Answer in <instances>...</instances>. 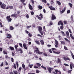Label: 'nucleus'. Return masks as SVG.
<instances>
[{
    "instance_id": "29",
    "label": "nucleus",
    "mask_w": 74,
    "mask_h": 74,
    "mask_svg": "<svg viewBox=\"0 0 74 74\" xmlns=\"http://www.w3.org/2000/svg\"><path fill=\"white\" fill-rule=\"evenodd\" d=\"M22 66L23 67V69H25V65L23 64H22Z\"/></svg>"
},
{
    "instance_id": "52",
    "label": "nucleus",
    "mask_w": 74,
    "mask_h": 74,
    "mask_svg": "<svg viewBox=\"0 0 74 74\" xmlns=\"http://www.w3.org/2000/svg\"><path fill=\"white\" fill-rule=\"evenodd\" d=\"M50 25H53V23H52V22L51 21H50Z\"/></svg>"
},
{
    "instance_id": "21",
    "label": "nucleus",
    "mask_w": 74,
    "mask_h": 74,
    "mask_svg": "<svg viewBox=\"0 0 74 74\" xmlns=\"http://www.w3.org/2000/svg\"><path fill=\"white\" fill-rule=\"evenodd\" d=\"M66 8H64L63 10H62L61 11L62 13H63V12L66 11Z\"/></svg>"
},
{
    "instance_id": "15",
    "label": "nucleus",
    "mask_w": 74,
    "mask_h": 74,
    "mask_svg": "<svg viewBox=\"0 0 74 74\" xmlns=\"http://www.w3.org/2000/svg\"><path fill=\"white\" fill-rule=\"evenodd\" d=\"M18 47V45H15L14 46V48L15 49H16V51L17 52H18V49L17 48Z\"/></svg>"
},
{
    "instance_id": "16",
    "label": "nucleus",
    "mask_w": 74,
    "mask_h": 74,
    "mask_svg": "<svg viewBox=\"0 0 74 74\" xmlns=\"http://www.w3.org/2000/svg\"><path fill=\"white\" fill-rule=\"evenodd\" d=\"M9 48L10 49V50H11V51H14V48L13 47L10 46L9 47Z\"/></svg>"
},
{
    "instance_id": "40",
    "label": "nucleus",
    "mask_w": 74,
    "mask_h": 74,
    "mask_svg": "<svg viewBox=\"0 0 74 74\" xmlns=\"http://www.w3.org/2000/svg\"><path fill=\"white\" fill-rule=\"evenodd\" d=\"M3 53H4L5 54V55H7V51H3Z\"/></svg>"
},
{
    "instance_id": "10",
    "label": "nucleus",
    "mask_w": 74,
    "mask_h": 74,
    "mask_svg": "<svg viewBox=\"0 0 74 74\" xmlns=\"http://www.w3.org/2000/svg\"><path fill=\"white\" fill-rule=\"evenodd\" d=\"M38 30L39 32L42 31V27L40 26H38Z\"/></svg>"
},
{
    "instance_id": "13",
    "label": "nucleus",
    "mask_w": 74,
    "mask_h": 74,
    "mask_svg": "<svg viewBox=\"0 0 74 74\" xmlns=\"http://www.w3.org/2000/svg\"><path fill=\"white\" fill-rule=\"evenodd\" d=\"M5 5L4 4V3H3L1 6V7L3 9H5Z\"/></svg>"
},
{
    "instance_id": "33",
    "label": "nucleus",
    "mask_w": 74,
    "mask_h": 74,
    "mask_svg": "<svg viewBox=\"0 0 74 74\" xmlns=\"http://www.w3.org/2000/svg\"><path fill=\"white\" fill-rule=\"evenodd\" d=\"M42 1L43 3H44L45 4H47V0H42Z\"/></svg>"
},
{
    "instance_id": "54",
    "label": "nucleus",
    "mask_w": 74,
    "mask_h": 74,
    "mask_svg": "<svg viewBox=\"0 0 74 74\" xmlns=\"http://www.w3.org/2000/svg\"><path fill=\"white\" fill-rule=\"evenodd\" d=\"M19 44L21 47H23V46H22V43H19Z\"/></svg>"
},
{
    "instance_id": "50",
    "label": "nucleus",
    "mask_w": 74,
    "mask_h": 74,
    "mask_svg": "<svg viewBox=\"0 0 74 74\" xmlns=\"http://www.w3.org/2000/svg\"><path fill=\"white\" fill-rule=\"evenodd\" d=\"M36 73H40V71L38 70H36Z\"/></svg>"
},
{
    "instance_id": "1",
    "label": "nucleus",
    "mask_w": 74,
    "mask_h": 74,
    "mask_svg": "<svg viewBox=\"0 0 74 74\" xmlns=\"http://www.w3.org/2000/svg\"><path fill=\"white\" fill-rule=\"evenodd\" d=\"M10 18V16H8L6 18V19H7V20L8 21V22H11V21H12V18Z\"/></svg>"
},
{
    "instance_id": "2",
    "label": "nucleus",
    "mask_w": 74,
    "mask_h": 74,
    "mask_svg": "<svg viewBox=\"0 0 74 74\" xmlns=\"http://www.w3.org/2000/svg\"><path fill=\"white\" fill-rule=\"evenodd\" d=\"M51 50H52V51H53V53H56V54H59V53H60V51L56 52L55 51H54V50H56V49L55 48H52L51 49Z\"/></svg>"
},
{
    "instance_id": "30",
    "label": "nucleus",
    "mask_w": 74,
    "mask_h": 74,
    "mask_svg": "<svg viewBox=\"0 0 74 74\" xmlns=\"http://www.w3.org/2000/svg\"><path fill=\"white\" fill-rule=\"evenodd\" d=\"M61 44L62 45H66V43H65V42L63 41H62L61 42Z\"/></svg>"
},
{
    "instance_id": "22",
    "label": "nucleus",
    "mask_w": 74,
    "mask_h": 74,
    "mask_svg": "<svg viewBox=\"0 0 74 74\" xmlns=\"http://www.w3.org/2000/svg\"><path fill=\"white\" fill-rule=\"evenodd\" d=\"M9 29L10 30H12L14 29V27L12 26H10L9 28Z\"/></svg>"
},
{
    "instance_id": "4",
    "label": "nucleus",
    "mask_w": 74,
    "mask_h": 74,
    "mask_svg": "<svg viewBox=\"0 0 74 74\" xmlns=\"http://www.w3.org/2000/svg\"><path fill=\"white\" fill-rule=\"evenodd\" d=\"M56 19V16L54 14H52L51 16V21H53V20H55V19Z\"/></svg>"
},
{
    "instance_id": "31",
    "label": "nucleus",
    "mask_w": 74,
    "mask_h": 74,
    "mask_svg": "<svg viewBox=\"0 0 74 74\" xmlns=\"http://www.w3.org/2000/svg\"><path fill=\"white\" fill-rule=\"evenodd\" d=\"M36 64L38 67H40L41 66V64L39 63H36Z\"/></svg>"
},
{
    "instance_id": "6",
    "label": "nucleus",
    "mask_w": 74,
    "mask_h": 74,
    "mask_svg": "<svg viewBox=\"0 0 74 74\" xmlns=\"http://www.w3.org/2000/svg\"><path fill=\"white\" fill-rule=\"evenodd\" d=\"M35 50H34V52L35 53H38L39 51V50L38 49V48L37 47L35 48Z\"/></svg>"
},
{
    "instance_id": "32",
    "label": "nucleus",
    "mask_w": 74,
    "mask_h": 74,
    "mask_svg": "<svg viewBox=\"0 0 74 74\" xmlns=\"http://www.w3.org/2000/svg\"><path fill=\"white\" fill-rule=\"evenodd\" d=\"M13 73H14L15 74H18V72L17 71H13Z\"/></svg>"
},
{
    "instance_id": "60",
    "label": "nucleus",
    "mask_w": 74,
    "mask_h": 74,
    "mask_svg": "<svg viewBox=\"0 0 74 74\" xmlns=\"http://www.w3.org/2000/svg\"><path fill=\"white\" fill-rule=\"evenodd\" d=\"M31 14L32 15H34V12H31Z\"/></svg>"
},
{
    "instance_id": "59",
    "label": "nucleus",
    "mask_w": 74,
    "mask_h": 74,
    "mask_svg": "<svg viewBox=\"0 0 74 74\" xmlns=\"http://www.w3.org/2000/svg\"><path fill=\"white\" fill-rule=\"evenodd\" d=\"M67 21H64V24H67Z\"/></svg>"
},
{
    "instance_id": "17",
    "label": "nucleus",
    "mask_w": 74,
    "mask_h": 74,
    "mask_svg": "<svg viewBox=\"0 0 74 74\" xmlns=\"http://www.w3.org/2000/svg\"><path fill=\"white\" fill-rule=\"evenodd\" d=\"M63 59L65 60H70V58H69V57H67L66 58V57H64Z\"/></svg>"
},
{
    "instance_id": "38",
    "label": "nucleus",
    "mask_w": 74,
    "mask_h": 74,
    "mask_svg": "<svg viewBox=\"0 0 74 74\" xmlns=\"http://www.w3.org/2000/svg\"><path fill=\"white\" fill-rule=\"evenodd\" d=\"M5 58L6 59H10L11 58L10 57H9L8 55H6L5 56Z\"/></svg>"
},
{
    "instance_id": "23",
    "label": "nucleus",
    "mask_w": 74,
    "mask_h": 74,
    "mask_svg": "<svg viewBox=\"0 0 74 74\" xmlns=\"http://www.w3.org/2000/svg\"><path fill=\"white\" fill-rule=\"evenodd\" d=\"M35 42H36L37 44H38V45H40V42H39V41L36 40Z\"/></svg>"
},
{
    "instance_id": "36",
    "label": "nucleus",
    "mask_w": 74,
    "mask_h": 74,
    "mask_svg": "<svg viewBox=\"0 0 74 74\" xmlns=\"http://www.w3.org/2000/svg\"><path fill=\"white\" fill-rule=\"evenodd\" d=\"M61 32L62 34H63L62 35V36H65V34H64V32L62 31H61Z\"/></svg>"
},
{
    "instance_id": "51",
    "label": "nucleus",
    "mask_w": 74,
    "mask_h": 74,
    "mask_svg": "<svg viewBox=\"0 0 74 74\" xmlns=\"http://www.w3.org/2000/svg\"><path fill=\"white\" fill-rule=\"evenodd\" d=\"M38 18L40 20H41V19H42V17H38Z\"/></svg>"
},
{
    "instance_id": "62",
    "label": "nucleus",
    "mask_w": 74,
    "mask_h": 74,
    "mask_svg": "<svg viewBox=\"0 0 74 74\" xmlns=\"http://www.w3.org/2000/svg\"><path fill=\"white\" fill-rule=\"evenodd\" d=\"M12 62H14V59L13 58H11V60Z\"/></svg>"
},
{
    "instance_id": "26",
    "label": "nucleus",
    "mask_w": 74,
    "mask_h": 74,
    "mask_svg": "<svg viewBox=\"0 0 74 74\" xmlns=\"http://www.w3.org/2000/svg\"><path fill=\"white\" fill-rule=\"evenodd\" d=\"M56 3L59 5H61V3H60V2L59 1H57Z\"/></svg>"
},
{
    "instance_id": "7",
    "label": "nucleus",
    "mask_w": 74,
    "mask_h": 74,
    "mask_svg": "<svg viewBox=\"0 0 74 74\" xmlns=\"http://www.w3.org/2000/svg\"><path fill=\"white\" fill-rule=\"evenodd\" d=\"M55 71L56 73L57 74H61V71H60L58 70V69L55 70Z\"/></svg>"
},
{
    "instance_id": "24",
    "label": "nucleus",
    "mask_w": 74,
    "mask_h": 74,
    "mask_svg": "<svg viewBox=\"0 0 74 74\" xmlns=\"http://www.w3.org/2000/svg\"><path fill=\"white\" fill-rule=\"evenodd\" d=\"M62 22V21H59L58 22V25H60Z\"/></svg>"
},
{
    "instance_id": "55",
    "label": "nucleus",
    "mask_w": 74,
    "mask_h": 74,
    "mask_svg": "<svg viewBox=\"0 0 74 74\" xmlns=\"http://www.w3.org/2000/svg\"><path fill=\"white\" fill-rule=\"evenodd\" d=\"M30 68H32L33 67V64H31L29 65Z\"/></svg>"
},
{
    "instance_id": "3",
    "label": "nucleus",
    "mask_w": 74,
    "mask_h": 74,
    "mask_svg": "<svg viewBox=\"0 0 74 74\" xmlns=\"http://www.w3.org/2000/svg\"><path fill=\"white\" fill-rule=\"evenodd\" d=\"M47 69L48 70V71H49V73H52V70H53V68H51L50 67H48L47 68Z\"/></svg>"
},
{
    "instance_id": "37",
    "label": "nucleus",
    "mask_w": 74,
    "mask_h": 74,
    "mask_svg": "<svg viewBox=\"0 0 74 74\" xmlns=\"http://www.w3.org/2000/svg\"><path fill=\"white\" fill-rule=\"evenodd\" d=\"M18 62H16V66H17V67L18 68V66H19V64L18 63Z\"/></svg>"
},
{
    "instance_id": "12",
    "label": "nucleus",
    "mask_w": 74,
    "mask_h": 74,
    "mask_svg": "<svg viewBox=\"0 0 74 74\" xmlns=\"http://www.w3.org/2000/svg\"><path fill=\"white\" fill-rule=\"evenodd\" d=\"M8 36H6V38H9V39H10L11 38H12V36L10 34H8L7 35Z\"/></svg>"
},
{
    "instance_id": "27",
    "label": "nucleus",
    "mask_w": 74,
    "mask_h": 74,
    "mask_svg": "<svg viewBox=\"0 0 74 74\" xmlns=\"http://www.w3.org/2000/svg\"><path fill=\"white\" fill-rule=\"evenodd\" d=\"M70 36L71 38H72V40H74V37H73V36H72V34H70Z\"/></svg>"
},
{
    "instance_id": "45",
    "label": "nucleus",
    "mask_w": 74,
    "mask_h": 74,
    "mask_svg": "<svg viewBox=\"0 0 74 74\" xmlns=\"http://www.w3.org/2000/svg\"><path fill=\"white\" fill-rule=\"evenodd\" d=\"M64 48L65 50H66L67 51L68 50V49H67V48L66 46H64Z\"/></svg>"
},
{
    "instance_id": "34",
    "label": "nucleus",
    "mask_w": 74,
    "mask_h": 74,
    "mask_svg": "<svg viewBox=\"0 0 74 74\" xmlns=\"http://www.w3.org/2000/svg\"><path fill=\"white\" fill-rule=\"evenodd\" d=\"M43 55L45 56H48V54L47 53H43Z\"/></svg>"
},
{
    "instance_id": "64",
    "label": "nucleus",
    "mask_w": 74,
    "mask_h": 74,
    "mask_svg": "<svg viewBox=\"0 0 74 74\" xmlns=\"http://www.w3.org/2000/svg\"><path fill=\"white\" fill-rule=\"evenodd\" d=\"M34 57L35 58H37V59H38V57L37 56H35Z\"/></svg>"
},
{
    "instance_id": "46",
    "label": "nucleus",
    "mask_w": 74,
    "mask_h": 74,
    "mask_svg": "<svg viewBox=\"0 0 74 74\" xmlns=\"http://www.w3.org/2000/svg\"><path fill=\"white\" fill-rule=\"evenodd\" d=\"M9 8H10V9H13V6H9Z\"/></svg>"
},
{
    "instance_id": "41",
    "label": "nucleus",
    "mask_w": 74,
    "mask_h": 74,
    "mask_svg": "<svg viewBox=\"0 0 74 74\" xmlns=\"http://www.w3.org/2000/svg\"><path fill=\"white\" fill-rule=\"evenodd\" d=\"M13 67L14 69H16V64H14V65L13 66Z\"/></svg>"
},
{
    "instance_id": "49",
    "label": "nucleus",
    "mask_w": 74,
    "mask_h": 74,
    "mask_svg": "<svg viewBox=\"0 0 74 74\" xmlns=\"http://www.w3.org/2000/svg\"><path fill=\"white\" fill-rule=\"evenodd\" d=\"M74 65V64H73V63H70V66H73Z\"/></svg>"
},
{
    "instance_id": "25",
    "label": "nucleus",
    "mask_w": 74,
    "mask_h": 74,
    "mask_svg": "<svg viewBox=\"0 0 74 74\" xmlns=\"http://www.w3.org/2000/svg\"><path fill=\"white\" fill-rule=\"evenodd\" d=\"M71 55L72 57V58H73V59L74 60V54H73V52H71Z\"/></svg>"
},
{
    "instance_id": "48",
    "label": "nucleus",
    "mask_w": 74,
    "mask_h": 74,
    "mask_svg": "<svg viewBox=\"0 0 74 74\" xmlns=\"http://www.w3.org/2000/svg\"><path fill=\"white\" fill-rule=\"evenodd\" d=\"M39 32H40V33L42 36H43V32H42V31H40Z\"/></svg>"
},
{
    "instance_id": "56",
    "label": "nucleus",
    "mask_w": 74,
    "mask_h": 74,
    "mask_svg": "<svg viewBox=\"0 0 74 74\" xmlns=\"http://www.w3.org/2000/svg\"><path fill=\"white\" fill-rule=\"evenodd\" d=\"M20 1L21 2H22L23 3H24L25 1V0H20Z\"/></svg>"
},
{
    "instance_id": "63",
    "label": "nucleus",
    "mask_w": 74,
    "mask_h": 74,
    "mask_svg": "<svg viewBox=\"0 0 74 74\" xmlns=\"http://www.w3.org/2000/svg\"><path fill=\"white\" fill-rule=\"evenodd\" d=\"M67 14H69V13H70V10H67Z\"/></svg>"
},
{
    "instance_id": "18",
    "label": "nucleus",
    "mask_w": 74,
    "mask_h": 74,
    "mask_svg": "<svg viewBox=\"0 0 74 74\" xmlns=\"http://www.w3.org/2000/svg\"><path fill=\"white\" fill-rule=\"evenodd\" d=\"M18 51H20V53H23V51L21 49L19 48L18 49Z\"/></svg>"
},
{
    "instance_id": "61",
    "label": "nucleus",
    "mask_w": 74,
    "mask_h": 74,
    "mask_svg": "<svg viewBox=\"0 0 74 74\" xmlns=\"http://www.w3.org/2000/svg\"><path fill=\"white\" fill-rule=\"evenodd\" d=\"M64 66H69V65L67 64H64Z\"/></svg>"
},
{
    "instance_id": "35",
    "label": "nucleus",
    "mask_w": 74,
    "mask_h": 74,
    "mask_svg": "<svg viewBox=\"0 0 74 74\" xmlns=\"http://www.w3.org/2000/svg\"><path fill=\"white\" fill-rule=\"evenodd\" d=\"M69 4L70 5V7H71V8H72V7L73 5L71 3H69Z\"/></svg>"
},
{
    "instance_id": "57",
    "label": "nucleus",
    "mask_w": 74,
    "mask_h": 74,
    "mask_svg": "<svg viewBox=\"0 0 74 74\" xmlns=\"http://www.w3.org/2000/svg\"><path fill=\"white\" fill-rule=\"evenodd\" d=\"M43 52H40V51H39V52L38 53V54H42Z\"/></svg>"
},
{
    "instance_id": "20",
    "label": "nucleus",
    "mask_w": 74,
    "mask_h": 74,
    "mask_svg": "<svg viewBox=\"0 0 74 74\" xmlns=\"http://www.w3.org/2000/svg\"><path fill=\"white\" fill-rule=\"evenodd\" d=\"M38 8H39L40 10H42V7L40 5H39L38 6Z\"/></svg>"
},
{
    "instance_id": "44",
    "label": "nucleus",
    "mask_w": 74,
    "mask_h": 74,
    "mask_svg": "<svg viewBox=\"0 0 74 74\" xmlns=\"http://www.w3.org/2000/svg\"><path fill=\"white\" fill-rule=\"evenodd\" d=\"M26 18H27V19H29V14H27L26 15Z\"/></svg>"
},
{
    "instance_id": "11",
    "label": "nucleus",
    "mask_w": 74,
    "mask_h": 74,
    "mask_svg": "<svg viewBox=\"0 0 74 74\" xmlns=\"http://www.w3.org/2000/svg\"><path fill=\"white\" fill-rule=\"evenodd\" d=\"M23 46L24 48H25V49H27V46H26V44L25 43H24L23 44Z\"/></svg>"
},
{
    "instance_id": "58",
    "label": "nucleus",
    "mask_w": 74,
    "mask_h": 74,
    "mask_svg": "<svg viewBox=\"0 0 74 74\" xmlns=\"http://www.w3.org/2000/svg\"><path fill=\"white\" fill-rule=\"evenodd\" d=\"M22 70V67H20L19 68V69L18 70V71H19V70L20 71H21V70Z\"/></svg>"
},
{
    "instance_id": "42",
    "label": "nucleus",
    "mask_w": 74,
    "mask_h": 74,
    "mask_svg": "<svg viewBox=\"0 0 74 74\" xmlns=\"http://www.w3.org/2000/svg\"><path fill=\"white\" fill-rule=\"evenodd\" d=\"M63 28H64V27L63 26H61L60 27V29L61 30H63Z\"/></svg>"
},
{
    "instance_id": "39",
    "label": "nucleus",
    "mask_w": 74,
    "mask_h": 74,
    "mask_svg": "<svg viewBox=\"0 0 74 74\" xmlns=\"http://www.w3.org/2000/svg\"><path fill=\"white\" fill-rule=\"evenodd\" d=\"M41 67H42V68H43V69H44V70H46V69H47L46 68V67H44V66L42 65L41 66Z\"/></svg>"
},
{
    "instance_id": "28",
    "label": "nucleus",
    "mask_w": 74,
    "mask_h": 74,
    "mask_svg": "<svg viewBox=\"0 0 74 74\" xmlns=\"http://www.w3.org/2000/svg\"><path fill=\"white\" fill-rule=\"evenodd\" d=\"M55 41L56 42V45H58V41H57V40H55Z\"/></svg>"
},
{
    "instance_id": "43",
    "label": "nucleus",
    "mask_w": 74,
    "mask_h": 74,
    "mask_svg": "<svg viewBox=\"0 0 74 74\" xmlns=\"http://www.w3.org/2000/svg\"><path fill=\"white\" fill-rule=\"evenodd\" d=\"M66 34L68 36H69V32L67 31L66 32Z\"/></svg>"
},
{
    "instance_id": "14",
    "label": "nucleus",
    "mask_w": 74,
    "mask_h": 74,
    "mask_svg": "<svg viewBox=\"0 0 74 74\" xmlns=\"http://www.w3.org/2000/svg\"><path fill=\"white\" fill-rule=\"evenodd\" d=\"M58 63H61V60H60V58H58Z\"/></svg>"
},
{
    "instance_id": "47",
    "label": "nucleus",
    "mask_w": 74,
    "mask_h": 74,
    "mask_svg": "<svg viewBox=\"0 0 74 74\" xmlns=\"http://www.w3.org/2000/svg\"><path fill=\"white\" fill-rule=\"evenodd\" d=\"M28 35H29V37H32V34L30 33H29Z\"/></svg>"
},
{
    "instance_id": "9",
    "label": "nucleus",
    "mask_w": 74,
    "mask_h": 74,
    "mask_svg": "<svg viewBox=\"0 0 74 74\" xmlns=\"http://www.w3.org/2000/svg\"><path fill=\"white\" fill-rule=\"evenodd\" d=\"M29 8L30 10H33V6H32L30 3L29 4Z\"/></svg>"
},
{
    "instance_id": "5",
    "label": "nucleus",
    "mask_w": 74,
    "mask_h": 74,
    "mask_svg": "<svg viewBox=\"0 0 74 74\" xmlns=\"http://www.w3.org/2000/svg\"><path fill=\"white\" fill-rule=\"evenodd\" d=\"M48 8H50L51 10H52L53 11H55V10H56L55 8H54L52 6V5L48 6Z\"/></svg>"
},
{
    "instance_id": "8",
    "label": "nucleus",
    "mask_w": 74,
    "mask_h": 74,
    "mask_svg": "<svg viewBox=\"0 0 74 74\" xmlns=\"http://www.w3.org/2000/svg\"><path fill=\"white\" fill-rule=\"evenodd\" d=\"M11 16L15 17V18H17V17H18V15L15 14H12Z\"/></svg>"
},
{
    "instance_id": "19",
    "label": "nucleus",
    "mask_w": 74,
    "mask_h": 74,
    "mask_svg": "<svg viewBox=\"0 0 74 74\" xmlns=\"http://www.w3.org/2000/svg\"><path fill=\"white\" fill-rule=\"evenodd\" d=\"M42 45H44V42L43 40H41L40 41Z\"/></svg>"
},
{
    "instance_id": "53",
    "label": "nucleus",
    "mask_w": 74,
    "mask_h": 74,
    "mask_svg": "<svg viewBox=\"0 0 74 74\" xmlns=\"http://www.w3.org/2000/svg\"><path fill=\"white\" fill-rule=\"evenodd\" d=\"M37 36H38L39 37H42V36H41V35L40 34H38L37 35Z\"/></svg>"
}]
</instances>
